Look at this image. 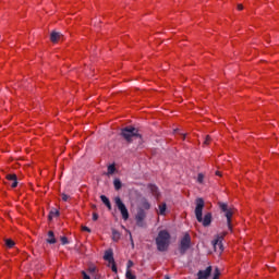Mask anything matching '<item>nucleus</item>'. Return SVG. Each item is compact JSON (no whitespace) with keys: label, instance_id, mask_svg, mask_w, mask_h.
Here are the masks:
<instances>
[{"label":"nucleus","instance_id":"f257e3e1","mask_svg":"<svg viewBox=\"0 0 279 279\" xmlns=\"http://www.w3.org/2000/svg\"><path fill=\"white\" fill-rule=\"evenodd\" d=\"M195 204H196V207L194 213H195L196 220L198 221V223H202L204 228H208V226L213 223V214L207 213L205 214V216H203L204 206H206V204L204 203V198H196Z\"/></svg>","mask_w":279,"mask_h":279},{"label":"nucleus","instance_id":"f03ea898","mask_svg":"<svg viewBox=\"0 0 279 279\" xmlns=\"http://www.w3.org/2000/svg\"><path fill=\"white\" fill-rule=\"evenodd\" d=\"M120 135L126 143H134V141H138V143L143 142V136L138 133V129L134 126H125L121 130Z\"/></svg>","mask_w":279,"mask_h":279},{"label":"nucleus","instance_id":"7ed1b4c3","mask_svg":"<svg viewBox=\"0 0 279 279\" xmlns=\"http://www.w3.org/2000/svg\"><path fill=\"white\" fill-rule=\"evenodd\" d=\"M155 242L158 252H167L169 250V245L171 244V234L167 230H161L159 231Z\"/></svg>","mask_w":279,"mask_h":279},{"label":"nucleus","instance_id":"20e7f679","mask_svg":"<svg viewBox=\"0 0 279 279\" xmlns=\"http://www.w3.org/2000/svg\"><path fill=\"white\" fill-rule=\"evenodd\" d=\"M114 202H116V206H117L118 210L122 215V219L124 221H128V219H130V211L128 210V207L125 206V203H123V201L119 196H117L114 198Z\"/></svg>","mask_w":279,"mask_h":279},{"label":"nucleus","instance_id":"39448f33","mask_svg":"<svg viewBox=\"0 0 279 279\" xmlns=\"http://www.w3.org/2000/svg\"><path fill=\"white\" fill-rule=\"evenodd\" d=\"M191 250V235L189 233H185L184 236L181 239L179 244V252L181 256H184L186 252Z\"/></svg>","mask_w":279,"mask_h":279},{"label":"nucleus","instance_id":"423d86ee","mask_svg":"<svg viewBox=\"0 0 279 279\" xmlns=\"http://www.w3.org/2000/svg\"><path fill=\"white\" fill-rule=\"evenodd\" d=\"M219 208L225 213L229 230H232V209H229L226 203H219Z\"/></svg>","mask_w":279,"mask_h":279},{"label":"nucleus","instance_id":"0eeeda50","mask_svg":"<svg viewBox=\"0 0 279 279\" xmlns=\"http://www.w3.org/2000/svg\"><path fill=\"white\" fill-rule=\"evenodd\" d=\"M146 218H147V213L145 211V209L140 208L135 216L136 226L138 228H145V219Z\"/></svg>","mask_w":279,"mask_h":279},{"label":"nucleus","instance_id":"6e6552de","mask_svg":"<svg viewBox=\"0 0 279 279\" xmlns=\"http://www.w3.org/2000/svg\"><path fill=\"white\" fill-rule=\"evenodd\" d=\"M215 252H223V236L217 235L216 239L213 241Z\"/></svg>","mask_w":279,"mask_h":279},{"label":"nucleus","instance_id":"1a4fd4ad","mask_svg":"<svg viewBox=\"0 0 279 279\" xmlns=\"http://www.w3.org/2000/svg\"><path fill=\"white\" fill-rule=\"evenodd\" d=\"M213 274V266H208L205 270H199L197 272V279H208Z\"/></svg>","mask_w":279,"mask_h":279},{"label":"nucleus","instance_id":"9d476101","mask_svg":"<svg viewBox=\"0 0 279 279\" xmlns=\"http://www.w3.org/2000/svg\"><path fill=\"white\" fill-rule=\"evenodd\" d=\"M62 38H64V35H62V33H60V32L53 31V32L50 34V40H51V43H58L59 40H62Z\"/></svg>","mask_w":279,"mask_h":279},{"label":"nucleus","instance_id":"9b49d317","mask_svg":"<svg viewBox=\"0 0 279 279\" xmlns=\"http://www.w3.org/2000/svg\"><path fill=\"white\" fill-rule=\"evenodd\" d=\"M7 180L12 182V184H11L12 189H16V186H19V179H17L16 174H7Z\"/></svg>","mask_w":279,"mask_h":279},{"label":"nucleus","instance_id":"f8f14e48","mask_svg":"<svg viewBox=\"0 0 279 279\" xmlns=\"http://www.w3.org/2000/svg\"><path fill=\"white\" fill-rule=\"evenodd\" d=\"M46 242L49 243V245H56L58 243V240H56V234L53 231H48V239H46Z\"/></svg>","mask_w":279,"mask_h":279},{"label":"nucleus","instance_id":"ddd939ff","mask_svg":"<svg viewBox=\"0 0 279 279\" xmlns=\"http://www.w3.org/2000/svg\"><path fill=\"white\" fill-rule=\"evenodd\" d=\"M104 258H105V260H108L109 263H114V254L112 253V250L106 251Z\"/></svg>","mask_w":279,"mask_h":279},{"label":"nucleus","instance_id":"4468645a","mask_svg":"<svg viewBox=\"0 0 279 279\" xmlns=\"http://www.w3.org/2000/svg\"><path fill=\"white\" fill-rule=\"evenodd\" d=\"M148 189L151 195H154V197H160V192L158 191V186H156L155 184H149Z\"/></svg>","mask_w":279,"mask_h":279},{"label":"nucleus","instance_id":"2eb2a0df","mask_svg":"<svg viewBox=\"0 0 279 279\" xmlns=\"http://www.w3.org/2000/svg\"><path fill=\"white\" fill-rule=\"evenodd\" d=\"M100 199L105 206H107L108 210H112V204L110 203V198L107 197L106 195H101Z\"/></svg>","mask_w":279,"mask_h":279},{"label":"nucleus","instance_id":"dca6fc26","mask_svg":"<svg viewBox=\"0 0 279 279\" xmlns=\"http://www.w3.org/2000/svg\"><path fill=\"white\" fill-rule=\"evenodd\" d=\"M141 206L142 208H144V210H149V208H151V204H149V201H147V198L141 199Z\"/></svg>","mask_w":279,"mask_h":279},{"label":"nucleus","instance_id":"f3484780","mask_svg":"<svg viewBox=\"0 0 279 279\" xmlns=\"http://www.w3.org/2000/svg\"><path fill=\"white\" fill-rule=\"evenodd\" d=\"M113 186L117 191H121L123 183L121 182V179H114L113 180Z\"/></svg>","mask_w":279,"mask_h":279},{"label":"nucleus","instance_id":"a211bd4d","mask_svg":"<svg viewBox=\"0 0 279 279\" xmlns=\"http://www.w3.org/2000/svg\"><path fill=\"white\" fill-rule=\"evenodd\" d=\"M119 239H121V233L116 230V229H112V241H119Z\"/></svg>","mask_w":279,"mask_h":279},{"label":"nucleus","instance_id":"6ab92c4d","mask_svg":"<svg viewBox=\"0 0 279 279\" xmlns=\"http://www.w3.org/2000/svg\"><path fill=\"white\" fill-rule=\"evenodd\" d=\"M167 213V203L159 205V215H165Z\"/></svg>","mask_w":279,"mask_h":279},{"label":"nucleus","instance_id":"aec40b11","mask_svg":"<svg viewBox=\"0 0 279 279\" xmlns=\"http://www.w3.org/2000/svg\"><path fill=\"white\" fill-rule=\"evenodd\" d=\"M5 245H7V247H9V250H12V247H14L15 243H14L13 240L7 239L5 240Z\"/></svg>","mask_w":279,"mask_h":279},{"label":"nucleus","instance_id":"412c9836","mask_svg":"<svg viewBox=\"0 0 279 279\" xmlns=\"http://www.w3.org/2000/svg\"><path fill=\"white\" fill-rule=\"evenodd\" d=\"M125 278H126V279H136V275H133V274H132V270L126 269Z\"/></svg>","mask_w":279,"mask_h":279},{"label":"nucleus","instance_id":"4be33fe9","mask_svg":"<svg viewBox=\"0 0 279 279\" xmlns=\"http://www.w3.org/2000/svg\"><path fill=\"white\" fill-rule=\"evenodd\" d=\"M114 171H117V168L114 167V165L108 166V175H112Z\"/></svg>","mask_w":279,"mask_h":279},{"label":"nucleus","instance_id":"5701e85b","mask_svg":"<svg viewBox=\"0 0 279 279\" xmlns=\"http://www.w3.org/2000/svg\"><path fill=\"white\" fill-rule=\"evenodd\" d=\"M60 216V211L58 210H52L49 214V219H53V217H59Z\"/></svg>","mask_w":279,"mask_h":279},{"label":"nucleus","instance_id":"b1692460","mask_svg":"<svg viewBox=\"0 0 279 279\" xmlns=\"http://www.w3.org/2000/svg\"><path fill=\"white\" fill-rule=\"evenodd\" d=\"M197 182L198 184H204V173H198Z\"/></svg>","mask_w":279,"mask_h":279},{"label":"nucleus","instance_id":"393cba45","mask_svg":"<svg viewBox=\"0 0 279 279\" xmlns=\"http://www.w3.org/2000/svg\"><path fill=\"white\" fill-rule=\"evenodd\" d=\"M60 241H61L62 245H69V239L66 236H61Z\"/></svg>","mask_w":279,"mask_h":279},{"label":"nucleus","instance_id":"a878e982","mask_svg":"<svg viewBox=\"0 0 279 279\" xmlns=\"http://www.w3.org/2000/svg\"><path fill=\"white\" fill-rule=\"evenodd\" d=\"M70 197H71V196L66 195L65 193L61 194V199H62L63 202H69V198H70Z\"/></svg>","mask_w":279,"mask_h":279},{"label":"nucleus","instance_id":"bb28decb","mask_svg":"<svg viewBox=\"0 0 279 279\" xmlns=\"http://www.w3.org/2000/svg\"><path fill=\"white\" fill-rule=\"evenodd\" d=\"M97 271V267H95V266H90L89 268H88V272L89 274H95Z\"/></svg>","mask_w":279,"mask_h":279},{"label":"nucleus","instance_id":"cd10ccee","mask_svg":"<svg viewBox=\"0 0 279 279\" xmlns=\"http://www.w3.org/2000/svg\"><path fill=\"white\" fill-rule=\"evenodd\" d=\"M110 265H112L111 266V270L114 272V274H117V264H114V262L113 263H109Z\"/></svg>","mask_w":279,"mask_h":279},{"label":"nucleus","instance_id":"c85d7f7f","mask_svg":"<svg viewBox=\"0 0 279 279\" xmlns=\"http://www.w3.org/2000/svg\"><path fill=\"white\" fill-rule=\"evenodd\" d=\"M131 267H134V262L129 260L126 264V268L130 269Z\"/></svg>","mask_w":279,"mask_h":279},{"label":"nucleus","instance_id":"c756f323","mask_svg":"<svg viewBox=\"0 0 279 279\" xmlns=\"http://www.w3.org/2000/svg\"><path fill=\"white\" fill-rule=\"evenodd\" d=\"M83 279H90V276L86 274V271H82Z\"/></svg>","mask_w":279,"mask_h":279},{"label":"nucleus","instance_id":"7c9ffc66","mask_svg":"<svg viewBox=\"0 0 279 279\" xmlns=\"http://www.w3.org/2000/svg\"><path fill=\"white\" fill-rule=\"evenodd\" d=\"M99 219V215L97 213L93 214V221H97Z\"/></svg>","mask_w":279,"mask_h":279},{"label":"nucleus","instance_id":"2f4dec72","mask_svg":"<svg viewBox=\"0 0 279 279\" xmlns=\"http://www.w3.org/2000/svg\"><path fill=\"white\" fill-rule=\"evenodd\" d=\"M82 230H83V232H90V228H88L86 226L82 227Z\"/></svg>","mask_w":279,"mask_h":279},{"label":"nucleus","instance_id":"473e14b6","mask_svg":"<svg viewBox=\"0 0 279 279\" xmlns=\"http://www.w3.org/2000/svg\"><path fill=\"white\" fill-rule=\"evenodd\" d=\"M204 143H205V145H208V143H210V136L207 135Z\"/></svg>","mask_w":279,"mask_h":279},{"label":"nucleus","instance_id":"72a5a7b5","mask_svg":"<svg viewBox=\"0 0 279 279\" xmlns=\"http://www.w3.org/2000/svg\"><path fill=\"white\" fill-rule=\"evenodd\" d=\"M130 241H131L132 247H134V240L132 239V233H130Z\"/></svg>","mask_w":279,"mask_h":279},{"label":"nucleus","instance_id":"f704fd0d","mask_svg":"<svg viewBox=\"0 0 279 279\" xmlns=\"http://www.w3.org/2000/svg\"><path fill=\"white\" fill-rule=\"evenodd\" d=\"M238 10H243V4H238Z\"/></svg>","mask_w":279,"mask_h":279},{"label":"nucleus","instance_id":"c9c22d12","mask_svg":"<svg viewBox=\"0 0 279 279\" xmlns=\"http://www.w3.org/2000/svg\"><path fill=\"white\" fill-rule=\"evenodd\" d=\"M94 279H101V276L96 275Z\"/></svg>","mask_w":279,"mask_h":279},{"label":"nucleus","instance_id":"e433bc0d","mask_svg":"<svg viewBox=\"0 0 279 279\" xmlns=\"http://www.w3.org/2000/svg\"><path fill=\"white\" fill-rule=\"evenodd\" d=\"M216 175H221V173L219 171L216 172Z\"/></svg>","mask_w":279,"mask_h":279},{"label":"nucleus","instance_id":"4c0bfd02","mask_svg":"<svg viewBox=\"0 0 279 279\" xmlns=\"http://www.w3.org/2000/svg\"><path fill=\"white\" fill-rule=\"evenodd\" d=\"M165 279H171L169 276H166Z\"/></svg>","mask_w":279,"mask_h":279},{"label":"nucleus","instance_id":"58836bf2","mask_svg":"<svg viewBox=\"0 0 279 279\" xmlns=\"http://www.w3.org/2000/svg\"><path fill=\"white\" fill-rule=\"evenodd\" d=\"M183 138H186V135H183Z\"/></svg>","mask_w":279,"mask_h":279}]
</instances>
